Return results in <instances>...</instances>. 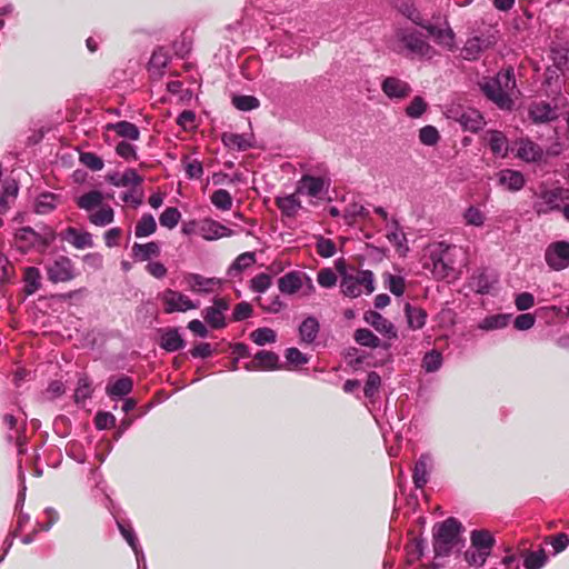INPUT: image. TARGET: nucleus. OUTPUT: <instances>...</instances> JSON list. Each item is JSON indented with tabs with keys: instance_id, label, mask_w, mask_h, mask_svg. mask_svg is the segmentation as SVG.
<instances>
[{
	"instance_id": "3",
	"label": "nucleus",
	"mask_w": 569,
	"mask_h": 569,
	"mask_svg": "<svg viewBox=\"0 0 569 569\" xmlns=\"http://www.w3.org/2000/svg\"><path fill=\"white\" fill-rule=\"evenodd\" d=\"M461 523L456 518H448L439 522L433 528V552L436 557H449L453 551H459L463 547L460 533Z\"/></svg>"
},
{
	"instance_id": "7",
	"label": "nucleus",
	"mask_w": 569,
	"mask_h": 569,
	"mask_svg": "<svg viewBox=\"0 0 569 569\" xmlns=\"http://www.w3.org/2000/svg\"><path fill=\"white\" fill-rule=\"evenodd\" d=\"M166 313L187 312L200 307L199 301H194L186 293L173 289H166L159 295Z\"/></svg>"
},
{
	"instance_id": "11",
	"label": "nucleus",
	"mask_w": 569,
	"mask_h": 569,
	"mask_svg": "<svg viewBox=\"0 0 569 569\" xmlns=\"http://www.w3.org/2000/svg\"><path fill=\"white\" fill-rule=\"evenodd\" d=\"M330 183L331 180L326 173L320 176L306 173L298 181L296 193L310 198H320L328 191Z\"/></svg>"
},
{
	"instance_id": "41",
	"label": "nucleus",
	"mask_w": 569,
	"mask_h": 569,
	"mask_svg": "<svg viewBox=\"0 0 569 569\" xmlns=\"http://www.w3.org/2000/svg\"><path fill=\"white\" fill-rule=\"evenodd\" d=\"M510 319L511 315L508 313L488 316L479 322L478 328L485 331L502 329L509 325Z\"/></svg>"
},
{
	"instance_id": "27",
	"label": "nucleus",
	"mask_w": 569,
	"mask_h": 569,
	"mask_svg": "<svg viewBox=\"0 0 569 569\" xmlns=\"http://www.w3.org/2000/svg\"><path fill=\"white\" fill-rule=\"evenodd\" d=\"M106 179L114 187H137L142 182V178L134 169H127L123 173H109Z\"/></svg>"
},
{
	"instance_id": "18",
	"label": "nucleus",
	"mask_w": 569,
	"mask_h": 569,
	"mask_svg": "<svg viewBox=\"0 0 569 569\" xmlns=\"http://www.w3.org/2000/svg\"><path fill=\"white\" fill-rule=\"evenodd\" d=\"M197 233L204 240L213 241L230 237L233 231L213 219H203L197 223Z\"/></svg>"
},
{
	"instance_id": "13",
	"label": "nucleus",
	"mask_w": 569,
	"mask_h": 569,
	"mask_svg": "<svg viewBox=\"0 0 569 569\" xmlns=\"http://www.w3.org/2000/svg\"><path fill=\"white\" fill-rule=\"evenodd\" d=\"M47 277L52 283L67 282L76 277L74 264L66 256H58L46 266Z\"/></svg>"
},
{
	"instance_id": "14",
	"label": "nucleus",
	"mask_w": 569,
	"mask_h": 569,
	"mask_svg": "<svg viewBox=\"0 0 569 569\" xmlns=\"http://www.w3.org/2000/svg\"><path fill=\"white\" fill-rule=\"evenodd\" d=\"M277 283L279 291L287 296L296 295L303 286H307L309 293L315 291L311 278L301 271L287 272L278 279Z\"/></svg>"
},
{
	"instance_id": "53",
	"label": "nucleus",
	"mask_w": 569,
	"mask_h": 569,
	"mask_svg": "<svg viewBox=\"0 0 569 569\" xmlns=\"http://www.w3.org/2000/svg\"><path fill=\"white\" fill-rule=\"evenodd\" d=\"M547 562V556L543 549L527 552L523 560L526 569H541Z\"/></svg>"
},
{
	"instance_id": "60",
	"label": "nucleus",
	"mask_w": 569,
	"mask_h": 569,
	"mask_svg": "<svg viewBox=\"0 0 569 569\" xmlns=\"http://www.w3.org/2000/svg\"><path fill=\"white\" fill-rule=\"evenodd\" d=\"M92 395L91 382L88 377H81L78 380L77 388L74 390V401L77 403L84 402Z\"/></svg>"
},
{
	"instance_id": "37",
	"label": "nucleus",
	"mask_w": 569,
	"mask_h": 569,
	"mask_svg": "<svg viewBox=\"0 0 569 569\" xmlns=\"http://www.w3.org/2000/svg\"><path fill=\"white\" fill-rule=\"evenodd\" d=\"M88 220L93 226L106 227L113 222L114 211L110 206H100L98 210H93L89 213Z\"/></svg>"
},
{
	"instance_id": "50",
	"label": "nucleus",
	"mask_w": 569,
	"mask_h": 569,
	"mask_svg": "<svg viewBox=\"0 0 569 569\" xmlns=\"http://www.w3.org/2000/svg\"><path fill=\"white\" fill-rule=\"evenodd\" d=\"M259 307L269 313H279L283 309H286L287 305L282 299L276 295L267 299H262L260 297L257 298Z\"/></svg>"
},
{
	"instance_id": "52",
	"label": "nucleus",
	"mask_w": 569,
	"mask_h": 569,
	"mask_svg": "<svg viewBox=\"0 0 569 569\" xmlns=\"http://www.w3.org/2000/svg\"><path fill=\"white\" fill-rule=\"evenodd\" d=\"M212 204L222 211H228L232 208V197L229 191L218 189L211 194Z\"/></svg>"
},
{
	"instance_id": "6",
	"label": "nucleus",
	"mask_w": 569,
	"mask_h": 569,
	"mask_svg": "<svg viewBox=\"0 0 569 569\" xmlns=\"http://www.w3.org/2000/svg\"><path fill=\"white\" fill-rule=\"evenodd\" d=\"M54 240V232L49 229L43 234L36 232L30 227H24L16 232L14 241L17 248L26 252L30 249L43 251Z\"/></svg>"
},
{
	"instance_id": "29",
	"label": "nucleus",
	"mask_w": 569,
	"mask_h": 569,
	"mask_svg": "<svg viewBox=\"0 0 569 569\" xmlns=\"http://www.w3.org/2000/svg\"><path fill=\"white\" fill-rule=\"evenodd\" d=\"M471 547L491 553L495 538L488 530H472L470 533Z\"/></svg>"
},
{
	"instance_id": "31",
	"label": "nucleus",
	"mask_w": 569,
	"mask_h": 569,
	"mask_svg": "<svg viewBox=\"0 0 569 569\" xmlns=\"http://www.w3.org/2000/svg\"><path fill=\"white\" fill-rule=\"evenodd\" d=\"M108 131H114L119 137L136 141L140 137L138 127L129 121H119L116 123H108L106 126Z\"/></svg>"
},
{
	"instance_id": "58",
	"label": "nucleus",
	"mask_w": 569,
	"mask_h": 569,
	"mask_svg": "<svg viewBox=\"0 0 569 569\" xmlns=\"http://www.w3.org/2000/svg\"><path fill=\"white\" fill-rule=\"evenodd\" d=\"M440 139L439 131L433 126H425L419 130V141L423 146L433 147Z\"/></svg>"
},
{
	"instance_id": "40",
	"label": "nucleus",
	"mask_w": 569,
	"mask_h": 569,
	"mask_svg": "<svg viewBox=\"0 0 569 569\" xmlns=\"http://www.w3.org/2000/svg\"><path fill=\"white\" fill-rule=\"evenodd\" d=\"M102 201H103L102 192H100L98 190H92V191L86 192L82 196H80L77 199V204L80 209L90 213L96 208H99L100 206H102Z\"/></svg>"
},
{
	"instance_id": "21",
	"label": "nucleus",
	"mask_w": 569,
	"mask_h": 569,
	"mask_svg": "<svg viewBox=\"0 0 569 569\" xmlns=\"http://www.w3.org/2000/svg\"><path fill=\"white\" fill-rule=\"evenodd\" d=\"M279 357L272 351L261 350L257 352L253 359L244 365V369L248 371L253 370H274L278 369Z\"/></svg>"
},
{
	"instance_id": "57",
	"label": "nucleus",
	"mask_w": 569,
	"mask_h": 569,
	"mask_svg": "<svg viewBox=\"0 0 569 569\" xmlns=\"http://www.w3.org/2000/svg\"><path fill=\"white\" fill-rule=\"evenodd\" d=\"M57 207V199L54 194L43 193L41 194L34 204L36 212L39 214H46L52 211Z\"/></svg>"
},
{
	"instance_id": "30",
	"label": "nucleus",
	"mask_w": 569,
	"mask_h": 569,
	"mask_svg": "<svg viewBox=\"0 0 569 569\" xmlns=\"http://www.w3.org/2000/svg\"><path fill=\"white\" fill-rule=\"evenodd\" d=\"M276 203L281 213L289 218L296 217V214L301 208V202L297 198L296 193L287 194L283 197H277Z\"/></svg>"
},
{
	"instance_id": "51",
	"label": "nucleus",
	"mask_w": 569,
	"mask_h": 569,
	"mask_svg": "<svg viewBox=\"0 0 569 569\" xmlns=\"http://www.w3.org/2000/svg\"><path fill=\"white\" fill-rule=\"evenodd\" d=\"M250 339L258 346L273 343L277 340L276 331L271 328H258L250 333Z\"/></svg>"
},
{
	"instance_id": "12",
	"label": "nucleus",
	"mask_w": 569,
	"mask_h": 569,
	"mask_svg": "<svg viewBox=\"0 0 569 569\" xmlns=\"http://www.w3.org/2000/svg\"><path fill=\"white\" fill-rule=\"evenodd\" d=\"M545 261L553 271H562L569 267V242L565 240L549 243L545 250Z\"/></svg>"
},
{
	"instance_id": "19",
	"label": "nucleus",
	"mask_w": 569,
	"mask_h": 569,
	"mask_svg": "<svg viewBox=\"0 0 569 569\" xmlns=\"http://www.w3.org/2000/svg\"><path fill=\"white\" fill-rule=\"evenodd\" d=\"M381 90L391 100H402L410 94L411 87L398 77H387L381 82Z\"/></svg>"
},
{
	"instance_id": "9",
	"label": "nucleus",
	"mask_w": 569,
	"mask_h": 569,
	"mask_svg": "<svg viewBox=\"0 0 569 569\" xmlns=\"http://www.w3.org/2000/svg\"><path fill=\"white\" fill-rule=\"evenodd\" d=\"M182 284L193 295L206 296L219 291L222 280L216 277H204L200 273L188 272L183 274Z\"/></svg>"
},
{
	"instance_id": "1",
	"label": "nucleus",
	"mask_w": 569,
	"mask_h": 569,
	"mask_svg": "<svg viewBox=\"0 0 569 569\" xmlns=\"http://www.w3.org/2000/svg\"><path fill=\"white\" fill-rule=\"evenodd\" d=\"M479 84L485 96L500 109L510 110L513 107L518 91L512 69L498 72L496 77L483 78Z\"/></svg>"
},
{
	"instance_id": "36",
	"label": "nucleus",
	"mask_w": 569,
	"mask_h": 569,
	"mask_svg": "<svg viewBox=\"0 0 569 569\" xmlns=\"http://www.w3.org/2000/svg\"><path fill=\"white\" fill-rule=\"evenodd\" d=\"M256 262L254 252H243L239 254L227 270L230 278L238 277L243 270L248 269Z\"/></svg>"
},
{
	"instance_id": "62",
	"label": "nucleus",
	"mask_w": 569,
	"mask_h": 569,
	"mask_svg": "<svg viewBox=\"0 0 569 569\" xmlns=\"http://www.w3.org/2000/svg\"><path fill=\"white\" fill-rule=\"evenodd\" d=\"M232 104L241 111H251L259 108L260 102L253 96H234L232 98Z\"/></svg>"
},
{
	"instance_id": "64",
	"label": "nucleus",
	"mask_w": 569,
	"mask_h": 569,
	"mask_svg": "<svg viewBox=\"0 0 569 569\" xmlns=\"http://www.w3.org/2000/svg\"><path fill=\"white\" fill-rule=\"evenodd\" d=\"M381 378L376 371H370L367 376L366 385L363 388L365 396L372 399L379 391Z\"/></svg>"
},
{
	"instance_id": "48",
	"label": "nucleus",
	"mask_w": 569,
	"mask_h": 569,
	"mask_svg": "<svg viewBox=\"0 0 569 569\" xmlns=\"http://www.w3.org/2000/svg\"><path fill=\"white\" fill-rule=\"evenodd\" d=\"M489 147L496 156L506 157L508 153L507 139L500 131H491L489 133Z\"/></svg>"
},
{
	"instance_id": "56",
	"label": "nucleus",
	"mask_w": 569,
	"mask_h": 569,
	"mask_svg": "<svg viewBox=\"0 0 569 569\" xmlns=\"http://www.w3.org/2000/svg\"><path fill=\"white\" fill-rule=\"evenodd\" d=\"M272 284V278L270 274L261 272L254 276L250 280L249 288L251 291L257 293L266 292Z\"/></svg>"
},
{
	"instance_id": "5",
	"label": "nucleus",
	"mask_w": 569,
	"mask_h": 569,
	"mask_svg": "<svg viewBox=\"0 0 569 569\" xmlns=\"http://www.w3.org/2000/svg\"><path fill=\"white\" fill-rule=\"evenodd\" d=\"M340 288L345 296L357 298L361 295H371L375 287V274L371 270H358L356 274L343 273Z\"/></svg>"
},
{
	"instance_id": "44",
	"label": "nucleus",
	"mask_w": 569,
	"mask_h": 569,
	"mask_svg": "<svg viewBox=\"0 0 569 569\" xmlns=\"http://www.w3.org/2000/svg\"><path fill=\"white\" fill-rule=\"evenodd\" d=\"M133 257L140 261H146L151 257H157L160 253V247L157 242L151 241L144 244L134 243L132 247Z\"/></svg>"
},
{
	"instance_id": "38",
	"label": "nucleus",
	"mask_w": 569,
	"mask_h": 569,
	"mask_svg": "<svg viewBox=\"0 0 569 569\" xmlns=\"http://www.w3.org/2000/svg\"><path fill=\"white\" fill-rule=\"evenodd\" d=\"M221 140L230 150L244 151L251 147L250 139L246 134L226 132Z\"/></svg>"
},
{
	"instance_id": "55",
	"label": "nucleus",
	"mask_w": 569,
	"mask_h": 569,
	"mask_svg": "<svg viewBox=\"0 0 569 569\" xmlns=\"http://www.w3.org/2000/svg\"><path fill=\"white\" fill-rule=\"evenodd\" d=\"M18 193L16 182L6 183L0 191V214H3L9 208V200L14 199Z\"/></svg>"
},
{
	"instance_id": "16",
	"label": "nucleus",
	"mask_w": 569,
	"mask_h": 569,
	"mask_svg": "<svg viewBox=\"0 0 569 569\" xmlns=\"http://www.w3.org/2000/svg\"><path fill=\"white\" fill-rule=\"evenodd\" d=\"M496 42L497 37L495 32H485L470 37L462 48V57L466 60H476L483 50L491 48Z\"/></svg>"
},
{
	"instance_id": "4",
	"label": "nucleus",
	"mask_w": 569,
	"mask_h": 569,
	"mask_svg": "<svg viewBox=\"0 0 569 569\" xmlns=\"http://www.w3.org/2000/svg\"><path fill=\"white\" fill-rule=\"evenodd\" d=\"M458 249L456 246L439 242L435 244L429 252L423 268L430 270L437 280H448L456 278L455 256Z\"/></svg>"
},
{
	"instance_id": "49",
	"label": "nucleus",
	"mask_w": 569,
	"mask_h": 569,
	"mask_svg": "<svg viewBox=\"0 0 569 569\" xmlns=\"http://www.w3.org/2000/svg\"><path fill=\"white\" fill-rule=\"evenodd\" d=\"M353 338L358 345L363 347L375 349L380 346V339L372 331L366 328L357 329Z\"/></svg>"
},
{
	"instance_id": "32",
	"label": "nucleus",
	"mask_w": 569,
	"mask_h": 569,
	"mask_svg": "<svg viewBox=\"0 0 569 569\" xmlns=\"http://www.w3.org/2000/svg\"><path fill=\"white\" fill-rule=\"evenodd\" d=\"M184 341L177 328L168 329L161 335L160 347L168 352L182 349Z\"/></svg>"
},
{
	"instance_id": "10",
	"label": "nucleus",
	"mask_w": 569,
	"mask_h": 569,
	"mask_svg": "<svg viewBox=\"0 0 569 569\" xmlns=\"http://www.w3.org/2000/svg\"><path fill=\"white\" fill-rule=\"evenodd\" d=\"M403 13L412 22L425 28L438 44L449 50L455 48V33L449 27L439 28L433 24H423L420 19V13L415 8H407Z\"/></svg>"
},
{
	"instance_id": "33",
	"label": "nucleus",
	"mask_w": 569,
	"mask_h": 569,
	"mask_svg": "<svg viewBox=\"0 0 569 569\" xmlns=\"http://www.w3.org/2000/svg\"><path fill=\"white\" fill-rule=\"evenodd\" d=\"M529 114L536 123L549 122L557 117L555 109L546 102L533 103L530 107Z\"/></svg>"
},
{
	"instance_id": "39",
	"label": "nucleus",
	"mask_w": 569,
	"mask_h": 569,
	"mask_svg": "<svg viewBox=\"0 0 569 569\" xmlns=\"http://www.w3.org/2000/svg\"><path fill=\"white\" fill-rule=\"evenodd\" d=\"M319 329L320 325L318 320L312 316L307 317L299 327L301 341L312 343L318 336Z\"/></svg>"
},
{
	"instance_id": "42",
	"label": "nucleus",
	"mask_w": 569,
	"mask_h": 569,
	"mask_svg": "<svg viewBox=\"0 0 569 569\" xmlns=\"http://www.w3.org/2000/svg\"><path fill=\"white\" fill-rule=\"evenodd\" d=\"M388 241L396 248L399 256L405 257L409 252L408 240L402 229L388 230L386 233Z\"/></svg>"
},
{
	"instance_id": "47",
	"label": "nucleus",
	"mask_w": 569,
	"mask_h": 569,
	"mask_svg": "<svg viewBox=\"0 0 569 569\" xmlns=\"http://www.w3.org/2000/svg\"><path fill=\"white\" fill-rule=\"evenodd\" d=\"M385 287L395 296L400 297L403 295L406 289V280L401 276H396L389 272H385L383 276Z\"/></svg>"
},
{
	"instance_id": "59",
	"label": "nucleus",
	"mask_w": 569,
	"mask_h": 569,
	"mask_svg": "<svg viewBox=\"0 0 569 569\" xmlns=\"http://www.w3.org/2000/svg\"><path fill=\"white\" fill-rule=\"evenodd\" d=\"M181 218L180 211L174 207L167 208L159 217L160 224L168 229H173Z\"/></svg>"
},
{
	"instance_id": "2",
	"label": "nucleus",
	"mask_w": 569,
	"mask_h": 569,
	"mask_svg": "<svg viewBox=\"0 0 569 569\" xmlns=\"http://www.w3.org/2000/svg\"><path fill=\"white\" fill-rule=\"evenodd\" d=\"M390 48L409 59L430 60L436 50L429 44L426 37L412 28H400L396 31Z\"/></svg>"
},
{
	"instance_id": "8",
	"label": "nucleus",
	"mask_w": 569,
	"mask_h": 569,
	"mask_svg": "<svg viewBox=\"0 0 569 569\" xmlns=\"http://www.w3.org/2000/svg\"><path fill=\"white\" fill-rule=\"evenodd\" d=\"M566 198V190L562 188L557 187L552 189H541L536 194L533 210L538 216L559 211L561 209V203Z\"/></svg>"
},
{
	"instance_id": "24",
	"label": "nucleus",
	"mask_w": 569,
	"mask_h": 569,
	"mask_svg": "<svg viewBox=\"0 0 569 569\" xmlns=\"http://www.w3.org/2000/svg\"><path fill=\"white\" fill-rule=\"evenodd\" d=\"M61 239L69 242L76 249H86L93 246L92 236L88 231H79L73 227L67 228L61 233Z\"/></svg>"
},
{
	"instance_id": "25",
	"label": "nucleus",
	"mask_w": 569,
	"mask_h": 569,
	"mask_svg": "<svg viewBox=\"0 0 569 569\" xmlns=\"http://www.w3.org/2000/svg\"><path fill=\"white\" fill-rule=\"evenodd\" d=\"M117 525H118L119 531L121 532L122 537L126 539V541L128 542V545L131 547V549L134 552L138 568L142 567L143 569H146L144 553L138 542V539H137V536H136L133 529L130 526H127L120 521H118Z\"/></svg>"
},
{
	"instance_id": "34",
	"label": "nucleus",
	"mask_w": 569,
	"mask_h": 569,
	"mask_svg": "<svg viewBox=\"0 0 569 569\" xmlns=\"http://www.w3.org/2000/svg\"><path fill=\"white\" fill-rule=\"evenodd\" d=\"M170 61V56L163 48L153 51L149 61V72L152 77H161L163 69Z\"/></svg>"
},
{
	"instance_id": "54",
	"label": "nucleus",
	"mask_w": 569,
	"mask_h": 569,
	"mask_svg": "<svg viewBox=\"0 0 569 569\" xmlns=\"http://www.w3.org/2000/svg\"><path fill=\"white\" fill-rule=\"evenodd\" d=\"M442 366V355L437 350L427 352L422 359V368L426 372H436Z\"/></svg>"
},
{
	"instance_id": "45",
	"label": "nucleus",
	"mask_w": 569,
	"mask_h": 569,
	"mask_svg": "<svg viewBox=\"0 0 569 569\" xmlns=\"http://www.w3.org/2000/svg\"><path fill=\"white\" fill-rule=\"evenodd\" d=\"M466 226L481 228L486 222V213L477 206H469L462 213Z\"/></svg>"
},
{
	"instance_id": "26",
	"label": "nucleus",
	"mask_w": 569,
	"mask_h": 569,
	"mask_svg": "<svg viewBox=\"0 0 569 569\" xmlns=\"http://www.w3.org/2000/svg\"><path fill=\"white\" fill-rule=\"evenodd\" d=\"M432 466V458L428 453H423L417 460L413 468V483L416 488H422L428 482L429 471Z\"/></svg>"
},
{
	"instance_id": "15",
	"label": "nucleus",
	"mask_w": 569,
	"mask_h": 569,
	"mask_svg": "<svg viewBox=\"0 0 569 569\" xmlns=\"http://www.w3.org/2000/svg\"><path fill=\"white\" fill-rule=\"evenodd\" d=\"M230 308L229 299L224 297H214L212 300V305L206 307L201 315L206 321V323L211 329H222L227 326L226 321V312Z\"/></svg>"
},
{
	"instance_id": "23",
	"label": "nucleus",
	"mask_w": 569,
	"mask_h": 569,
	"mask_svg": "<svg viewBox=\"0 0 569 569\" xmlns=\"http://www.w3.org/2000/svg\"><path fill=\"white\" fill-rule=\"evenodd\" d=\"M517 157L526 162H538L542 160L543 150L536 142L529 139L518 141Z\"/></svg>"
},
{
	"instance_id": "43",
	"label": "nucleus",
	"mask_w": 569,
	"mask_h": 569,
	"mask_svg": "<svg viewBox=\"0 0 569 569\" xmlns=\"http://www.w3.org/2000/svg\"><path fill=\"white\" fill-rule=\"evenodd\" d=\"M23 281H24V292L28 296L33 295L37 292L41 287V274L38 268L36 267H28L24 270L23 274Z\"/></svg>"
},
{
	"instance_id": "28",
	"label": "nucleus",
	"mask_w": 569,
	"mask_h": 569,
	"mask_svg": "<svg viewBox=\"0 0 569 569\" xmlns=\"http://www.w3.org/2000/svg\"><path fill=\"white\" fill-rule=\"evenodd\" d=\"M133 388V380L128 376H122L116 381H109L106 392L110 398H121L129 395Z\"/></svg>"
},
{
	"instance_id": "61",
	"label": "nucleus",
	"mask_w": 569,
	"mask_h": 569,
	"mask_svg": "<svg viewBox=\"0 0 569 569\" xmlns=\"http://www.w3.org/2000/svg\"><path fill=\"white\" fill-rule=\"evenodd\" d=\"M488 557L489 553L472 547H470V549L465 552V560L468 562V565L477 568L482 567L486 563Z\"/></svg>"
},
{
	"instance_id": "20",
	"label": "nucleus",
	"mask_w": 569,
	"mask_h": 569,
	"mask_svg": "<svg viewBox=\"0 0 569 569\" xmlns=\"http://www.w3.org/2000/svg\"><path fill=\"white\" fill-rule=\"evenodd\" d=\"M363 319L367 323L372 326L379 333H381L386 338L396 339L398 337L393 323L386 319L379 312L369 310L365 312Z\"/></svg>"
},
{
	"instance_id": "35",
	"label": "nucleus",
	"mask_w": 569,
	"mask_h": 569,
	"mask_svg": "<svg viewBox=\"0 0 569 569\" xmlns=\"http://www.w3.org/2000/svg\"><path fill=\"white\" fill-rule=\"evenodd\" d=\"M405 313L410 329L419 330L426 325L427 312L423 309L413 307L407 302L405 305Z\"/></svg>"
},
{
	"instance_id": "22",
	"label": "nucleus",
	"mask_w": 569,
	"mask_h": 569,
	"mask_svg": "<svg viewBox=\"0 0 569 569\" xmlns=\"http://www.w3.org/2000/svg\"><path fill=\"white\" fill-rule=\"evenodd\" d=\"M498 184L508 191L517 192L520 191L525 184V176L513 169H502L497 173Z\"/></svg>"
},
{
	"instance_id": "46",
	"label": "nucleus",
	"mask_w": 569,
	"mask_h": 569,
	"mask_svg": "<svg viewBox=\"0 0 569 569\" xmlns=\"http://www.w3.org/2000/svg\"><path fill=\"white\" fill-rule=\"evenodd\" d=\"M156 229H157V223H156L154 218L151 214L146 213L137 222L136 228H134V236L137 238L148 237V236H151L152 233H154Z\"/></svg>"
},
{
	"instance_id": "63",
	"label": "nucleus",
	"mask_w": 569,
	"mask_h": 569,
	"mask_svg": "<svg viewBox=\"0 0 569 569\" xmlns=\"http://www.w3.org/2000/svg\"><path fill=\"white\" fill-rule=\"evenodd\" d=\"M369 216L368 209H366L361 203H349L343 213L345 220L351 224L355 222L357 217L367 218Z\"/></svg>"
},
{
	"instance_id": "17",
	"label": "nucleus",
	"mask_w": 569,
	"mask_h": 569,
	"mask_svg": "<svg viewBox=\"0 0 569 569\" xmlns=\"http://www.w3.org/2000/svg\"><path fill=\"white\" fill-rule=\"evenodd\" d=\"M448 117L457 121L463 130L471 132H477L485 126L481 113L472 108L450 109Z\"/></svg>"
}]
</instances>
